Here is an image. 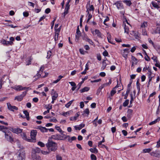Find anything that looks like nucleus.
<instances>
[{"mask_svg": "<svg viewBox=\"0 0 160 160\" xmlns=\"http://www.w3.org/2000/svg\"><path fill=\"white\" fill-rule=\"evenodd\" d=\"M147 22H144L141 24V28L142 30L145 29V28L147 26Z\"/></svg>", "mask_w": 160, "mask_h": 160, "instance_id": "30", "label": "nucleus"}, {"mask_svg": "<svg viewBox=\"0 0 160 160\" xmlns=\"http://www.w3.org/2000/svg\"><path fill=\"white\" fill-rule=\"evenodd\" d=\"M61 26L58 29H56L54 36V40L55 41L58 40V36L61 29Z\"/></svg>", "mask_w": 160, "mask_h": 160, "instance_id": "11", "label": "nucleus"}, {"mask_svg": "<svg viewBox=\"0 0 160 160\" xmlns=\"http://www.w3.org/2000/svg\"><path fill=\"white\" fill-rule=\"evenodd\" d=\"M71 112H72V111H69L68 112H66L63 113L62 114V115H63L64 116H66V115H69L70 114V113Z\"/></svg>", "mask_w": 160, "mask_h": 160, "instance_id": "56", "label": "nucleus"}, {"mask_svg": "<svg viewBox=\"0 0 160 160\" xmlns=\"http://www.w3.org/2000/svg\"><path fill=\"white\" fill-rule=\"evenodd\" d=\"M77 119V118H76V117L75 116L74 117H72L70 118V120L71 121H75Z\"/></svg>", "mask_w": 160, "mask_h": 160, "instance_id": "57", "label": "nucleus"}, {"mask_svg": "<svg viewBox=\"0 0 160 160\" xmlns=\"http://www.w3.org/2000/svg\"><path fill=\"white\" fill-rule=\"evenodd\" d=\"M91 158L92 160H96L97 158L93 154H92L91 155Z\"/></svg>", "mask_w": 160, "mask_h": 160, "instance_id": "47", "label": "nucleus"}, {"mask_svg": "<svg viewBox=\"0 0 160 160\" xmlns=\"http://www.w3.org/2000/svg\"><path fill=\"white\" fill-rule=\"evenodd\" d=\"M130 34L134 36L136 39L139 40L140 36L138 32H136L134 31H131L130 32Z\"/></svg>", "mask_w": 160, "mask_h": 160, "instance_id": "10", "label": "nucleus"}, {"mask_svg": "<svg viewBox=\"0 0 160 160\" xmlns=\"http://www.w3.org/2000/svg\"><path fill=\"white\" fill-rule=\"evenodd\" d=\"M118 9H123V6L122 3L119 2H116L115 4Z\"/></svg>", "mask_w": 160, "mask_h": 160, "instance_id": "17", "label": "nucleus"}, {"mask_svg": "<svg viewBox=\"0 0 160 160\" xmlns=\"http://www.w3.org/2000/svg\"><path fill=\"white\" fill-rule=\"evenodd\" d=\"M142 35H147V33L145 29L142 30Z\"/></svg>", "mask_w": 160, "mask_h": 160, "instance_id": "59", "label": "nucleus"}, {"mask_svg": "<svg viewBox=\"0 0 160 160\" xmlns=\"http://www.w3.org/2000/svg\"><path fill=\"white\" fill-rule=\"evenodd\" d=\"M38 145L42 147H44L45 146L44 144L41 142L39 141L38 142Z\"/></svg>", "mask_w": 160, "mask_h": 160, "instance_id": "51", "label": "nucleus"}, {"mask_svg": "<svg viewBox=\"0 0 160 160\" xmlns=\"http://www.w3.org/2000/svg\"><path fill=\"white\" fill-rule=\"evenodd\" d=\"M151 150H152V149L150 148H146V149H144L143 150V152L144 153L149 152Z\"/></svg>", "mask_w": 160, "mask_h": 160, "instance_id": "44", "label": "nucleus"}, {"mask_svg": "<svg viewBox=\"0 0 160 160\" xmlns=\"http://www.w3.org/2000/svg\"><path fill=\"white\" fill-rule=\"evenodd\" d=\"M89 111L88 108H87L83 111V114H86L87 115V116L89 114Z\"/></svg>", "mask_w": 160, "mask_h": 160, "instance_id": "46", "label": "nucleus"}, {"mask_svg": "<svg viewBox=\"0 0 160 160\" xmlns=\"http://www.w3.org/2000/svg\"><path fill=\"white\" fill-rule=\"evenodd\" d=\"M144 53L146 55V56L145 57V60L148 61L149 60L150 58H149L148 56L147 55V54L146 52L145 51H144Z\"/></svg>", "mask_w": 160, "mask_h": 160, "instance_id": "50", "label": "nucleus"}, {"mask_svg": "<svg viewBox=\"0 0 160 160\" xmlns=\"http://www.w3.org/2000/svg\"><path fill=\"white\" fill-rule=\"evenodd\" d=\"M128 52V51H121V53L122 54L123 56L126 59Z\"/></svg>", "mask_w": 160, "mask_h": 160, "instance_id": "22", "label": "nucleus"}, {"mask_svg": "<svg viewBox=\"0 0 160 160\" xmlns=\"http://www.w3.org/2000/svg\"><path fill=\"white\" fill-rule=\"evenodd\" d=\"M111 36L110 34H108V36L107 37L108 41L109 43L113 44L114 43L113 42V40L111 39Z\"/></svg>", "mask_w": 160, "mask_h": 160, "instance_id": "37", "label": "nucleus"}, {"mask_svg": "<svg viewBox=\"0 0 160 160\" xmlns=\"http://www.w3.org/2000/svg\"><path fill=\"white\" fill-rule=\"evenodd\" d=\"M25 153L23 151H20L18 155V160H23L25 158Z\"/></svg>", "mask_w": 160, "mask_h": 160, "instance_id": "12", "label": "nucleus"}, {"mask_svg": "<svg viewBox=\"0 0 160 160\" xmlns=\"http://www.w3.org/2000/svg\"><path fill=\"white\" fill-rule=\"evenodd\" d=\"M156 33H160V28L159 27H157L156 30L155 32Z\"/></svg>", "mask_w": 160, "mask_h": 160, "instance_id": "58", "label": "nucleus"}, {"mask_svg": "<svg viewBox=\"0 0 160 160\" xmlns=\"http://www.w3.org/2000/svg\"><path fill=\"white\" fill-rule=\"evenodd\" d=\"M27 91L23 92L20 95L16 96L15 98V100H17L18 101H21L27 94Z\"/></svg>", "mask_w": 160, "mask_h": 160, "instance_id": "7", "label": "nucleus"}, {"mask_svg": "<svg viewBox=\"0 0 160 160\" xmlns=\"http://www.w3.org/2000/svg\"><path fill=\"white\" fill-rule=\"evenodd\" d=\"M41 152L42 154H44V155L48 154L50 152V151H49L47 152V151H41Z\"/></svg>", "mask_w": 160, "mask_h": 160, "instance_id": "52", "label": "nucleus"}, {"mask_svg": "<svg viewBox=\"0 0 160 160\" xmlns=\"http://www.w3.org/2000/svg\"><path fill=\"white\" fill-rule=\"evenodd\" d=\"M132 62H134L135 64H136L137 62V59L132 56Z\"/></svg>", "mask_w": 160, "mask_h": 160, "instance_id": "48", "label": "nucleus"}, {"mask_svg": "<svg viewBox=\"0 0 160 160\" xmlns=\"http://www.w3.org/2000/svg\"><path fill=\"white\" fill-rule=\"evenodd\" d=\"M46 145L48 150L50 152L51 151L55 152L57 150V144L56 143L54 142L48 140Z\"/></svg>", "mask_w": 160, "mask_h": 160, "instance_id": "1", "label": "nucleus"}, {"mask_svg": "<svg viewBox=\"0 0 160 160\" xmlns=\"http://www.w3.org/2000/svg\"><path fill=\"white\" fill-rule=\"evenodd\" d=\"M40 77H42V78H44L45 77V76H43V75H41V73H37V74L34 77V78H35L34 79L35 80H36L38 78H39Z\"/></svg>", "mask_w": 160, "mask_h": 160, "instance_id": "34", "label": "nucleus"}, {"mask_svg": "<svg viewBox=\"0 0 160 160\" xmlns=\"http://www.w3.org/2000/svg\"><path fill=\"white\" fill-rule=\"evenodd\" d=\"M68 138V141L70 142H71L72 141L76 139V138L74 136L72 137L71 138H70V137L69 136H67L64 137V139H65L67 138Z\"/></svg>", "mask_w": 160, "mask_h": 160, "instance_id": "23", "label": "nucleus"}, {"mask_svg": "<svg viewBox=\"0 0 160 160\" xmlns=\"http://www.w3.org/2000/svg\"><path fill=\"white\" fill-rule=\"evenodd\" d=\"M95 34L97 35L98 37L100 38H102V34L98 29H95Z\"/></svg>", "mask_w": 160, "mask_h": 160, "instance_id": "25", "label": "nucleus"}, {"mask_svg": "<svg viewBox=\"0 0 160 160\" xmlns=\"http://www.w3.org/2000/svg\"><path fill=\"white\" fill-rule=\"evenodd\" d=\"M41 150L38 148H33L32 152V158H35L37 157H39L38 154L41 152Z\"/></svg>", "mask_w": 160, "mask_h": 160, "instance_id": "4", "label": "nucleus"}, {"mask_svg": "<svg viewBox=\"0 0 160 160\" xmlns=\"http://www.w3.org/2000/svg\"><path fill=\"white\" fill-rule=\"evenodd\" d=\"M8 108L10 110L14 111V110H18V108L15 106H12L9 103H7Z\"/></svg>", "mask_w": 160, "mask_h": 160, "instance_id": "13", "label": "nucleus"}, {"mask_svg": "<svg viewBox=\"0 0 160 160\" xmlns=\"http://www.w3.org/2000/svg\"><path fill=\"white\" fill-rule=\"evenodd\" d=\"M56 129L58 131L60 132H62V130L61 128H60V127L58 126H56L55 127Z\"/></svg>", "mask_w": 160, "mask_h": 160, "instance_id": "61", "label": "nucleus"}, {"mask_svg": "<svg viewBox=\"0 0 160 160\" xmlns=\"http://www.w3.org/2000/svg\"><path fill=\"white\" fill-rule=\"evenodd\" d=\"M47 58H49L51 55V51H48L47 52Z\"/></svg>", "mask_w": 160, "mask_h": 160, "instance_id": "49", "label": "nucleus"}, {"mask_svg": "<svg viewBox=\"0 0 160 160\" xmlns=\"http://www.w3.org/2000/svg\"><path fill=\"white\" fill-rule=\"evenodd\" d=\"M73 101V100L70 101L68 102L67 104L65 105V106L67 108H68L70 106Z\"/></svg>", "mask_w": 160, "mask_h": 160, "instance_id": "43", "label": "nucleus"}, {"mask_svg": "<svg viewBox=\"0 0 160 160\" xmlns=\"http://www.w3.org/2000/svg\"><path fill=\"white\" fill-rule=\"evenodd\" d=\"M160 120V117L158 118L157 119L155 120L154 121H153L149 123L150 125H151L153 124L156 123L158 122H159Z\"/></svg>", "mask_w": 160, "mask_h": 160, "instance_id": "29", "label": "nucleus"}, {"mask_svg": "<svg viewBox=\"0 0 160 160\" xmlns=\"http://www.w3.org/2000/svg\"><path fill=\"white\" fill-rule=\"evenodd\" d=\"M10 41H7V46L12 45L13 44V42L14 41V38L13 37H11L9 39Z\"/></svg>", "mask_w": 160, "mask_h": 160, "instance_id": "18", "label": "nucleus"}, {"mask_svg": "<svg viewBox=\"0 0 160 160\" xmlns=\"http://www.w3.org/2000/svg\"><path fill=\"white\" fill-rule=\"evenodd\" d=\"M33 160H41V158L39 156L33 158Z\"/></svg>", "mask_w": 160, "mask_h": 160, "instance_id": "64", "label": "nucleus"}, {"mask_svg": "<svg viewBox=\"0 0 160 160\" xmlns=\"http://www.w3.org/2000/svg\"><path fill=\"white\" fill-rule=\"evenodd\" d=\"M1 43L4 46H7V41L3 39L1 41Z\"/></svg>", "mask_w": 160, "mask_h": 160, "instance_id": "45", "label": "nucleus"}, {"mask_svg": "<svg viewBox=\"0 0 160 160\" xmlns=\"http://www.w3.org/2000/svg\"><path fill=\"white\" fill-rule=\"evenodd\" d=\"M152 6L155 8L158 9L160 8L159 5H158L157 3L155 1H152L151 2Z\"/></svg>", "mask_w": 160, "mask_h": 160, "instance_id": "20", "label": "nucleus"}, {"mask_svg": "<svg viewBox=\"0 0 160 160\" xmlns=\"http://www.w3.org/2000/svg\"><path fill=\"white\" fill-rule=\"evenodd\" d=\"M69 7H70V5H69V4H66V6H65V10H68L69 9Z\"/></svg>", "mask_w": 160, "mask_h": 160, "instance_id": "63", "label": "nucleus"}, {"mask_svg": "<svg viewBox=\"0 0 160 160\" xmlns=\"http://www.w3.org/2000/svg\"><path fill=\"white\" fill-rule=\"evenodd\" d=\"M69 83L71 85L72 87V90L74 91L76 88V86L75 83L73 82H69Z\"/></svg>", "mask_w": 160, "mask_h": 160, "instance_id": "27", "label": "nucleus"}, {"mask_svg": "<svg viewBox=\"0 0 160 160\" xmlns=\"http://www.w3.org/2000/svg\"><path fill=\"white\" fill-rule=\"evenodd\" d=\"M57 160H62V158L59 155H57L56 156Z\"/></svg>", "mask_w": 160, "mask_h": 160, "instance_id": "54", "label": "nucleus"}, {"mask_svg": "<svg viewBox=\"0 0 160 160\" xmlns=\"http://www.w3.org/2000/svg\"><path fill=\"white\" fill-rule=\"evenodd\" d=\"M103 55L104 56H107L108 55V53L107 51H105L103 52Z\"/></svg>", "mask_w": 160, "mask_h": 160, "instance_id": "62", "label": "nucleus"}, {"mask_svg": "<svg viewBox=\"0 0 160 160\" xmlns=\"http://www.w3.org/2000/svg\"><path fill=\"white\" fill-rule=\"evenodd\" d=\"M22 130L19 128H15L13 130V132L15 133H20L22 132Z\"/></svg>", "mask_w": 160, "mask_h": 160, "instance_id": "35", "label": "nucleus"}, {"mask_svg": "<svg viewBox=\"0 0 160 160\" xmlns=\"http://www.w3.org/2000/svg\"><path fill=\"white\" fill-rule=\"evenodd\" d=\"M65 135H63V136H62L59 134H56L55 135H52L51 136L52 138L55 140H63V138L65 136Z\"/></svg>", "mask_w": 160, "mask_h": 160, "instance_id": "6", "label": "nucleus"}, {"mask_svg": "<svg viewBox=\"0 0 160 160\" xmlns=\"http://www.w3.org/2000/svg\"><path fill=\"white\" fill-rule=\"evenodd\" d=\"M90 88H89L88 87H84V88H82V89L80 90V91L81 93H82L83 92H87L89 90Z\"/></svg>", "mask_w": 160, "mask_h": 160, "instance_id": "31", "label": "nucleus"}, {"mask_svg": "<svg viewBox=\"0 0 160 160\" xmlns=\"http://www.w3.org/2000/svg\"><path fill=\"white\" fill-rule=\"evenodd\" d=\"M87 22H89L90 19L92 18V15L90 13V12H87Z\"/></svg>", "mask_w": 160, "mask_h": 160, "instance_id": "38", "label": "nucleus"}, {"mask_svg": "<svg viewBox=\"0 0 160 160\" xmlns=\"http://www.w3.org/2000/svg\"><path fill=\"white\" fill-rule=\"evenodd\" d=\"M133 112V110L131 109H129L127 111V117L129 118H130L131 116L132 115V113Z\"/></svg>", "mask_w": 160, "mask_h": 160, "instance_id": "28", "label": "nucleus"}, {"mask_svg": "<svg viewBox=\"0 0 160 160\" xmlns=\"http://www.w3.org/2000/svg\"><path fill=\"white\" fill-rule=\"evenodd\" d=\"M87 11L86 12H89L90 11H93L94 8L93 6L92 5H90L89 3H88L86 5Z\"/></svg>", "mask_w": 160, "mask_h": 160, "instance_id": "8", "label": "nucleus"}, {"mask_svg": "<svg viewBox=\"0 0 160 160\" xmlns=\"http://www.w3.org/2000/svg\"><path fill=\"white\" fill-rule=\"evenodd\" d=\"M129 100L128 99H127L123 103V106L124 107L127 106L129 103Z\"/></svg>", "mask_w": 160, "mask_h": 160, "instance_id": "42", "label": "nucleus"}, {"mask_svg": "<svg viewBox=\"0 0 160 160\" xmlns=\"http://www.w3.org/2000/svg\"><path fill=\"white\" fill-rule=\"evenodd\" d=\"M118 87V84H117L115 87L113 88L111 92V96H113L116 92V89Z\"/></svg>", "mask_w": 160, "mask_h": 160, "instance_id": "24", "label": "nucleus"}, {"mask_svg": "<svg viewBox=\"0 0 160 160\" xmlns=\"http://www.w3.org/2000/svg\"><path fill=\"white\" fill-rule=\"evenodd\" d=\"M37 134V131L36 130H32L31 132V137L32 138V142L33 141V140H35V138Z\"/></svg>", "mask_w": 160, "mask_h": 160, "instance_id": "9", "label": "nucleus"}, {"mask_svg": "<svg viewBox=\"0 0 160 160\" xmlns=\"http://www.w3.org/2000/svg\"><path fill=\"white\" fill-rule=\"evenodd\" d=\"M88 76H85L84 78L82 79V81L80 83H79L78 84V88L77 89V90H78L80 88V87H81V85L84 82V81L85 80L87 79H88Z\"/></svg>", "mask_w": 160, "mask_h": 160, "instance_id": "21", "label": "nucleus"}, {"mask_svg": "<svg viewBox=\"0 0 160 160\" xmlns=\"http://www.w3.org/2000/svg\"><path fill=\"white\" fill-rule=\"evenodd\" d=\"M2 132L5 133V137L7 141L10 142L13 141L14 138L11 132L8 131H3Z\"/></svg>", "mask_w": 160, "mask_h": 160, "instance_id": "2", "label": "nucleus"}, {"mask_svg": "<svg viewBox=\"0 0 160 160\" xmlns=\"http://www.w3.org/2000/svg\"><path fill=\"white\" fill-rule=\"evenodd\" d=\"M23 113L26 116V118L27 120L28 121L29 120V113L28 112L27 110L24 111Z\"/></svg>", "mask_w": 160, "mask_h": 160, "instance_id": "32", "label": "nucleus"}, {"mask_svg": "<svg viewBox=\"0 0 160 160\" xmlns=\"http://www.w3.org/2000/svg\"><path fill=\"white\" fill-rule=\"evenodd\" d=\"M123 26L124 29V32L128 34L129 32V27H131V26L127 20L126 19L123 21Z\"/></svg>", "mask_w": 160, "mask_h": 160, "instance_id": "3", "label": "nucleus"}, {"mask_svg": "<svg viewBox=\"0 0 160 160\" xmlns=\"http://www.w3.org/2000/svg\"><path fill=\"white\" fill-rule=\"evenodd\" d=\"M82 39L83 40L88 42L90 44H93V42L89 38L87 35L85 33H83L82 36Z\"/></svg>", "mask_w": 160, "mask_h": 160, "instance_id": "5", "label": "nucleus"}, {"mask_svg": "<svg viewBox=\"0 0 160 160\" xmlns=\"http://www.w3.org/2000/svg\"><path fill=\"white\" fill-rule=\"evenodd\" d=\"M44 67L43 66H42L40 68V70L38 72L39 73H41L42 72L44 69Z\"/></svg>", "mask_w": 160, "mask_h": 160, "instance_id": "55", "label": "nucleus"}, {"mask_svg": "<svg viewBox=\"0 0 160 160\" xmlns=\"http://www.w3.org/2000/svg\"><path fill=\"white\" fill-rule=\"evenodd\" d=\"M52 108V105L50 106H47L46 107V108L47 109V111H45L43 113V114L44 115H45L47 113H48L49 112V110L50 109H51Z\"/></svg>", "mask_w": 160, "mask_h": 160, "instance_id": "33", "label": "nucleus"}, {"mask_svg": "<svg viewBox=\"0 0 160 160\" xmlns=\"http://www.w3.org/2000/svg\"><path fill=\"white\" fill-rule=\"evenodd\" d=\"M22 138L23 139L26 140H27V141H28V142H32V141H31L32 140H31V139H27V136H26V134L25 133H23L22 134Z\"/></svg>", "mask_w": 160, "mask_h": 160, "instance_id": "36", "label": "nucleus"}, {"mask_svg": "<svg viewBox=\"0 0 160 160\" xmlns=\"http://www.w3.org/2000/svg\"><path fill=\"white\" fill-rule=\"evenodd\" d=\"M28 88H26V87H22L21 86H15L13 88L17 91H21V90H25L26 89H28Z\"/></svg>", "mask_w": 160, "mask_h": 160, "instance_id": "15", "label": "nucleus"}, {"mask_svg": "<svg viewBox=\"0 0 160 160\" xmlns=\"http://www.w3.org/2000/svg\"><path fill=\"white\" fill-rule=\"evenodd\" d=\"M3 78H2L0 80V89L2 88V84H3L2 82H3Z\"/></svg>", "mask_w": 160, "mask_h": 160, "instance_id": "60", "label": "nucleus"}, {"mask_svg": "<svg viewBox=\"0 0 160 160\" xmlns=\"http://www.w3.org/2000/svg\"><path fill=\"white\" fill-rule=\"evenodd\" d=\"M85 126V124H80L79 126H75L74 128L75 130H80L82 128Z\"/></svg>", "mask_w": 160, "mask_h": 160, "instance_id": "26", "label": "nucleus"}, {"mask_svg": "<svg viewBox=\"0 0 160 160\" xmlns=\"http://www.w3.org/2000/svg\"><path fill=\"white\" fill-rule=\"evenodd\" d=\"M151 156L156 157H160V152L159 151H155L152 152L150 153Z\"/></svg>", "mask_w": 160, "mask_h": 160, "instance_id": "16", "label": "nucleus"}, {"mask_svg": "<svg viewBox=\"0 0 160 160\" xmlns=\"http://www.w3.org/2000/svg\"><path fill=\"white\" fill-rule=\"evenodd\" d=\"M111 83V80L110 79L109 80V82L108 83H106L103 84V85L104 86V87H106L108 86Z\"/></svg>", "mask_w": 160, "mask_h": 160, "instance_id": "53", "label": "nucleus"}, {"mask_svg": "<svg viewBox=\"0 0 160 160\" xmlns=\"http://www.w3.org/2000/svg\"><path fill=\"white\" fill-rule=\"evenodd\" d=\"M37 128L39 129L42 132H46L48 130V129L46 128L41 126H38Z\"/></svg>", "mask_w": 160, "mask_h": 160, "instance_id": "19", "label": "nucleus"}, {"mask_svg": "<svg viewBox=\"0 0 160 160\" xmlns=\"http://www.w3.org/2000/svg\"><path fill=\"white\" fill-rule=\"evenodd\" d=\"M123 2L126 3L127 5L128 6H130L132 4L131 1L130 0H124L123 1Z\"/></svg>", "mask_w": 160, "mask_h": 160, "instance_id": "39", "label": "nucleus"}, {"mask_svg": "<svg viewBox=\"0 0 160 160\" xmlns=\"http://www.w3.org/2000/svg\"><path fill=\"white\" fill-rule=\"evenodd\" d=\"M81 36V32L80 31L79 26L77 27L76 35V40L77 41L79 40V38Z\"/></svg>", "mask_w": 160, "mask_h": 160, "instance_id": "14", "label": "nucleus"}, {"mask_svg": "<svg viewBox=\"0 0 160 160\" xmlns=\"http://www.w3.org/2000/svg\"><path fill=\"white\" fill-rule=\"evenodd\" d=\"M58 96V94L57 93H55L52 96V99L53 100H55Z\"/></svg>", "mask_w": 160, "mask_h": 160, "instance_id": "41", "label": "nucleus"}, {"mask_svg": "<svg viewBox=\"0 0 160 160\" xmlns=\"http://www.w3.org/2000/svg\"><path fill=\"white\" fill-rule=\"evenodd\" d=\"M90 151L92 153H97L98 152V151L96 148H91L90 149Z\"/></svg>", "mask_w": 160, "mask_h": 160, "instance_id": "40", "label": "nucleus"}]
</instances>
